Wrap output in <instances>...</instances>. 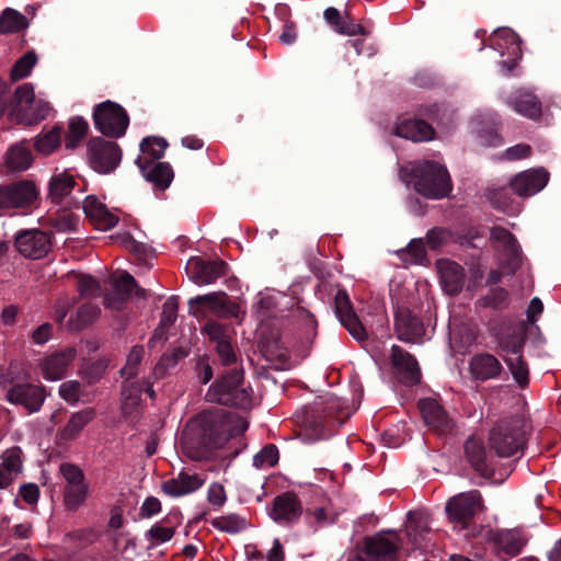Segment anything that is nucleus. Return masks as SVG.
<instances>
[{
	"label": "nucleus",
	"instance_id": "58836bf2",
	"mask_svg": "<svg viewBox=\"0 0 561 561\" xmlns=\"http://www.w3.org/2000/svg\"><path fill=\"white\" fill-rule=\"evenodd\" d=\"M179 298L176 296L169 297L163 306L158 328L154 330L149 343L156 340H165L167 331L174 324L178 318Z\"/></svg>",
	"mask_w": 561,
	"mask_h": 561
},
{
	"label": "nucleus",
	"instance_id": "09e8293b",
	"mask_svg": "<svg viewBox=\"0 0 561 561\" xmlns=\"http://www.w3.org/2000/svg\"><path fill=\"white\" fill-rule=\"evenodd\" d=\"M37 62V57L34 51H28L25 55H23L21 58H19L15 64L13 65L11 71H10V78L12 81H18L23 78H26L34 66Z\"/></svg>",
	"mask_w": 561,
	"mask_h": 561
},
{
	"label": "nucleus",
	"instance_id": "37998d69",
	"mask_svg": "<svg viewBox=\"0 0 561 561\" xmlns=\"http://www.w3.org/2000/svg\"><path fill=\"white\" fill-rule=\"evenodd\" d=\"M397 254L407 265L421 264L426 259L425 244L422 239H413L407 248L399 250Z\"/></svg>",
	"mask_w": 561,
	"mask_h": 561
},
{
	"label": "nucleus",
	"instance_id": "2eb2a0df",
	"mask_svg": "<svg viewBox=\"0 0 561 561\" xmlns=\"http://www.w3.org/2000/svg\"><path fill=\"white\" fill-rule=\"evenodd\" d=\"M112 289L104 298L107 308L118 310L135 293L136 297L145 298L146 290L137 286L135 278L127 272L113 275L110 279Z\"/></svg>",
	"mask_w": 561,
	"mask_h": 561
},
{
	"label": "nucleus",
	"instance_id": "6e6552de",
	"mask_svg": "<svg viewBox=\"0 0 561 561\" xmlns=\"http://www.w3.org/2000/svg\"><path fill=\"white\" fill-rule=\"evenodd\" d=\"M485 540L492 546L493 553L504 560L506 557L519 554L528 542V537L520 528L490 529L486 531Z\"/></svg>",
	"mask_w": 561,
	"mask_h": 561
},
{
	"label": "nucleus",
	"instance_id": "f704fd0d",
	"mask_svg": "<svg viewBox=\"0 0 561 561\" xmlns=\"http://www.w3.org/2000/svg\"><path fill=\"white\" fill-rule=\"evenodd\" d=\"M168 142L161 137H146L140 144V156H138L136 163L140 168L150 165L157 162L164 156Z\"/></svg>",
	"mask_w": 561,
	"mask_h": 561
},
{
	"label": "nucleus",
	"instance_id": "c03bdc74",
	"mask_svg": "<svg viewBox=\"0 0 561 561\" xmlns=\"http://www.w3.org/2000/svg\"><path fill=\"white\" fill-rule=\"evenodd\" d=\"M89 125L82 117H73L69 121L68 131L65 137V146L67 149H75L78 144L85 137Z\"/></svg>",
	"mask_w": 561,
	"mask_h": 561
},
{
	"label": "nucleus",
	"instance_id": "2f4dec72",
	"mask_svg": "<svg viewBox=\"0 0 561 561\" xmlns=\"http://www.w3.org/2000/svg\"><path fill=\"white\" fill-rule=\"evenodd\" d=\"M323 18L327 23L339 34L346 36L363 35L366 36L369 32L360 24L354 23L347 15H342L341 12L333 7L327 8L323 12Z\"/></svg>",
	"mask_w": 561,
	"mask_h": 561
},
{
	"label": "nucleus",
	"instance_id": "ddd939ff",
	"mask_svg": "<svg viewBox=\"0 0 561 561\" xmlns=\"http://www.w3.org/2000/svg\"><path fill=\"white\" fill-rule=\"evenodd\" d=\"M400 546L396 531H380L365 539L363 561H396Z\"/></svg>",
	"mask_w": 561,
	"mask_h": 561
},
{
	"label": "nucleus",
	"instance_id": "4be33fe9",
	"mask_svg": "<svg viewBox=\"0 0 561 561\" xmlns=\"http://www.w3.org/2000/svg\"><path fill=\"white\" fill-rule=\"evenodd\" d=\"M422 417L438 435L449 434L454 431V421L435 399H423L419 402Z\"/></svg>",
	"mask_w": 561,
	"mask_h": 561
},
{
	"label": "nucleus",
	"instance_id": "79ce46f5",
	"mask_svg": "<svg viewBox=\"0 0 561 561\" xmlns=\"http://www.w3.org/2000/svg\"><path fill=\"white\" fill-rule=\"evenodd\" d=\"M504 362L516 383L525 388L529 382V368L522 353L504 356Z\"/></svg>",
	"mask_w": 561,
	"mask_h": 561
},
{
	"label": "nucleus",
	"instance_id": "72a5a7b5",
	"mask_svg": "<svg viewBox=\"0 0 561 561\" xmlns=\"http://www.w3.org/2000/svg\"><path fill=\"white\" fill-rule=\"evenodd\" d=\"M495 337L499 347L504 353L515 355L523 352L525 336L520 328L513 325L503 327L495 333Z\"/></svg>",
	"mask_w": 561,
	"mask_h": 561
},
{
	"label": "nucleus",
	"instance_id": "39448f33",
	"mask_svg": "<svg viewBox=\"0 0 561 561\" xmlns=\"http://www.w3.org/2000/svg\"><path fill=\"white\" fill-rule=\"evenodd\" d=\"M50 111L47 101L36 99L31 83L19 85L13 98H10L5 114L15 123L34 125L45 119Z\"/></svg>",
	"mask_w": 561,
	"mask_h": 561
},
{
	"label": "nucleus",
	"instance_id": "052dcab7",
	"mask_svg": "<svg viewBox=\"0 0 561 561\" xmlns=\"http://www.w3.org/2000/svg\"><path fill=\"white\" fill-rule=\"evenodd\" d=\"M210 341L218 345L220 342H227L230 339L229 329L216 321H208L203 329Z\"/></svg>",
	"mask_w": 561,
	"mask_h": 561
},
{
	"label": "nucleus",
	"instance_id": "f3484780",
	"mask_svg": "<svg viewBox=\"0 0 561 561\" xmlns=\"http://www.w3.org/2000/svg\"><path fill=\"white\" fill-rule=\"evenodd\" d=\"M397 337L405 343H420L425 334L422 320L407 307H398L394 313Z\"/></svg>",
	"mask_w": 561,
	"mask_h": 561
},
{
	"label": "nucleus",
	"instance_id": "a18cd8bd",
	"mask_svg": "<svg viewBox=\"0 0 561 561\" xmlns=\"http://www.w3.org/2000/svg\"><path fill=\"white\" fill-rule=\"evenodd\" d=\"M89 485H66L64 491V503L68 511H77L87 500Z\"/></svg>",
	"mask_w": 561,
	"mask_h": 561
},
{
	"label": "nucleus",
	"instance_id": "f8f14e48",
	"mask_svg": "<svg viewBox=\"0 0 561 561\" xmlns=\"http://www.w3.org/2000/svg\"><path fill=\"white\" fill-rule=\"evenodd\" d=\"M492 41L501 56H507L506 59L501 60L499 64L501 72L504 76L512 75L523 57L518 35L510 28H500L492 34Z\"/></svg>",
	"mask_w": 561,
	"mask_h": 561
},
{
	"label": "nucleus",
	"instance_id": "cd10ccee",
	"mask_svg": "<svg viewBox=\"0 0 561 561\" xmlns=\"http://www.w3.org/2000/svg\"><path fill=\"white\" fill-rule=\"evenodd\" d=\"M96 417L94 408H83L73 412L66 424L57 431V439L60 443H69L79 437L82 431Z\"/></svg>",
	"mask_w": 561,
	"mask_h": 561
},
{
	"label": "nucleus",
	"instance_id": "4d7b16f0",
	"mask_svg": "<svg viewBox=\"0 0 561 561\" xmlns=\"http://www.w3.org/2000/svg\"><path fill=\"white\" fill-rule=\"evenodd\" d=\"M278 461V450L275 445H266L253 457L256 468L273 467Z\"/></svg>",
	"mask_w": 561,
	"mask_h": 561
},
{
	"label": "nucleus",
	"instance_id": "13d9d810",
	"mask_svg": "<svg viewBox=\"0 0 561 561\" xmlns=\"http://www.w3.org/2000/svg\"><path fill=\"white\" fill-rule=\"evenodd\" d=\"M186 356L187 352L182 347L173 348L170 353L162 355L154 368V373L162 375L167 369L174 367L180 359Z\"/></svg>",
	"mask_w": 561,
	"mask_h": 561
},
{
	"label": "nucleus",
	"instance_id": "c756f323",
	"mask_svg": "<svg viewBox=\"0 0 561 561\" xmlns=\"http://www.w3.org/2000/svg\"><path fill=\"white\" fill-rule=\"evenodd\" d=\"M82 208L87 218L99 230H110L118 222V217L111 213L95 196H87L83 199Z\"/></svg>",
	"mask_w": 561,
	"mask_h": 561
},
{
	"label": "nucleus",
	"instance_id": "49530a36",
	"mask_svg": "<svg viewBox=\"0 0 561 561\" xmlns=\"http://www.w3.org/2000/svg\"><path fill=\"white\" fill-rule=\"evenodd\" d=\"M26 26V19L20 12L13 9H5L0 14V32L14 33Z\"/></svg>",
	"mask_w": 561,
	"mask_h": 561
},
{
	"label": "nucleus",
	"instance_id": "473e14b6",
	"mask_svg": "<svg viewBox=\"0 0 561 561\" xmlns=\"http://www.w3.org/2000/svg\"><path fill=\"white\" fill-rule=\"evenodd\" d=\"M396 135L415 142L428 141L434 137L433 127L423 119H404L396 126Z\"/></svg>",
	"mask_w": 561,
	"mask_h": 561
},
{
	"label": "nucleus",
	"instance_id": "a211bd4d",
	"mask_svg": "<svg viewBox=\"0 0 561 561\" xmlns=\"http://www.w3.org/2000/svg\"><path fill=\"white\" fill-rule=\"evenodd\" d=\"M490 240L507 256L504 268L514 274L522 264L520 248L516 238L505 228L495 226L490 230Z\"/></svg>",
	"mask_w": 561,
	"mask_h": 561
},
{
	"label": "nucleus",
	"instance_id": "0eeeda50",
	"mask_svg": "<svg viewBox=\"0 0 561 561\" xmlns=\"http://www.w3.org/2000/svg\"><path fill=\"white\" fill-rule=\"evenodd\" d=\"M95 128L104 136L119 138L129 125L127 112L119 104L110 100L98 104L93 112Z\"/></svg>",
	"mask_w": 561,
	"mask_h": 561
},
{
	"label": "nucleus",
	"instance_id": "20e7f679",
	"mask_svg": "<svg viewBox=\"0 0 561 561\" xmlns=\"http://www.w3.org/2000/svg\"><path fill=\"white\" fill-rule=\"evenodd\" d=\"M411 173L414 190L426 198L440 199L448 196L453 190L447 169L438 162H419L412 167Z\"/></svg>",
	"mask_w": 561,
	"mask_h": 561
},
{
	"label": "nucleus",
	"instance_id": "8fccbe9b",
	"mask_svg": "<svg viewBox=\"0 0 561 561\" xmlns=\"http://www.w3.org/2000/svg\"><path fill=\"white\" fill-rule=\"evenodd\" d=\"M61 128L54 127L51 130L38 135L35 141V148L44 154L51 153L60 144Z\"/></svg>",
	"mask_w": 561,
	"mask_h": 561
},
{
	"label": "nucleus",
	"instance_id": "1a4fd4ad",
	"mask_svg": "<svg viewBox=\"0 0 561 561\" xmlns=\"http://www.w3.org/2000/svg\"><path fill=\"white\" fill-rule=\"evenodd\" d=\"M38 198V190L33 181L21 180L0 185V209L28 208Z\"/></svg>",
	"mask_w": 561,
	"mask_h": 561
},
{
	"label": "nucleus",
	"instance_id": "ea45409f",
	"mask_svg": "<svg viewBox=\"0 0 561 561\" xmlns=\"http://www.w3.org/2000/svg\"><path fill=\"white\" fill-rule=\"evenodd\" d=\"M75 178L67 172L53 174L49 181V198L53 203L59 204L75 188Z\"/></svg>",
	"mask_w": 561,
	"mask_h": 561
},
{
	"label": "nucleus",
	"instance_id": "7c9ffc66",
	"mask_svg": "<svg viewBox=\"0 0 561 561\" xmlns=\"http://www.w3.org/2000/svg\"><path fill=\"white\" fill-rule=\"evenodd\" d=\"M75 348H66L45 357L41 370L46 380H59L65 377L67 368L76 357Z\"/></svg>",
	"mask_w": 561,
	"mask_h": 561
},
{
	"label": "nucleus",
	"instance_id": "5fc2aeb1",
	"mask_svg": "<svg viewBox=\"0 0 561 561\" xmlns=\"http://www.w3.org/2000/svg\"><path fill=\"white\" fill-rule=\"evenodd\" d=\"M264 353L270 360H275L280 365L289 360V352L280 340L267 342L264 346Z\"/></svg>",
	"mask_w": 561,
	"mask_h": 561
},
{
	"label": "nucleus",
	"instance_id": "6ab92c4d",
	"mask_svg": "<svg viewBox=\"0 0 561 561\" xmlns=\"http://www.w3.org/2000/svg\"><path fill=\"white\" fill-rule=\"evenodd\" d=\"M549 173L543 168L519 172L510 181L511 190L519 197H529L540 192L548 183Z\"/></svg>",
	"mask_w": 561,
	"mask_h": 561
},
{
	"label": "nucleus",
	"instance_id": "423d86ee",
	"mask_svg": "<svg viewBox=\"0 0 561 561\" xmlns=\"http://www.w3.org/2000/svg\"><path fill=\"white\" fill-rule=\"evenodd\" d=\"M242 379V369L237 367L231 369L208 388L205 396L206 400L239 409L249 408L251 394L245 388L241 387Z\"/></svg>",
	"mask_w": 561,
	"mask_h": 561
},
{
	"label": "nucleus",
	"instance_id": "de8ad7c7",
	"mask_svg": "<svg viewBox=\"0 0 561 561\" xmlns=\"http://www.w3.org/2000/svg\"><path fill=\"white\" fill-rule=\"evenodd\" d=\"M336 515L327 506L307 510L306 519L314 528L324 527L335 522Z\"/></svg>",
	"mask_w": 561,
	"mask_h": 561
},
{
	"label": "nucleus",
	"instance_id": "603ef678",
	"mask_svg": "<svg viewBox=\"0 0 561 561\" xmlns=\"http://www.w3.org/2000/svg\"><path fill=\"white\" fill-rule=\"evenodd\" d=\"M141 388L138 385H130L122 391V411L123 414L133 413L134 409L139 405Z\"/></svg>",
	"mask_w": 561,
	"mask_h": 561
},
{
	"label": "nucleus",
	"instance_id": "4c0bfd02",
	"mask_svg": "<svg viewBox=\"0 0 561 561\" xmlns=\"http://www.w3.org/2000/svg\"><path fill=\"white\" fill-rule=\"evenodd\" d=\"M32 153L24 141L11 146L5 153V165L12 172H21L32 164Z\"/></svg>",
	"mask_w": 561,
	"mask_h": 561
},
{
	"label": "nucleus",
	"instance_id": "f257e3e1",
	"mask_svg": "<svg viewBox=\"0 0 561 561\" xmlns=\"http://www.w3.org/2000/svg\"><path fill=\"white\" fill-rule=\"evenodd\" d=\"M227 416L222 411H204L185 425L181 444L184 453L198 460L215 449L221 448L230 435Z\"/></svg>",
	"mask_w": 561,
	"mask_h": 561
},
{
	"label": "nucleus",
	"instance_id": "393cba45",
	"mask_svg": "<svg viewBox=\"0 0 561 561\" xmlns=\"http://www.w3.org/2000/svg\"><path fill=\"white\" fill-rule=\"evenodd\" d=\"M391 363L401 382L414 385L420 381V367L413 355L398 345L391 347Z\"/></svg>",
	"mask_w": 561,
	"mask_h": 561
},
{
	"label": "nucleus",
	"instance_id": "864d4df0",
	"mask_svg": "<svg viewBox=\"0 0 561 561\" xmlns=\"http://www.w3.org/2000/svg\"><path fill=\"white\" fill-rule=\"evenodd\" d=\"M175 527H165L160 523L153 524L146 533V538L152 542V546L168 542L173 538Z\"/></svg>",
	"mask_w": 561,
	"mask_h": 561
},
{
	"label": "nucleus",
	"instance_id": "e433bc0d",
	"mask_svg": "<svg viewBox=\"0 0 561 561\" xmlns=\"http://www.w3.org/2000/svg\"><path fill=\"white\" fill-rule=\"evenodd\" d=\"M101 314L99 306L93 304H84L80 306L77 311L70 316L65 327L69 331H81L95 322Z\"/></svg>",
	"mask_w": 561,
	"mask_h": 561
},
{
	"label": "nucleus",
	"instance_id": "7ed1b4c3",
	"mask_svg": "<svg viewBox=\"0 0 561 561\" xmlns=\"http://www.w3.org/2000/svg\"><path fill=\"white\" fill-rule=\"evenodd\" d=\"M334 312L340 323L358 342L367 341L369 336L376 339L389 336L386 313H378L375 325L371 324L369 330H367L354 311L351 299L344 289H339L335 294Z\"/></svg>",
	"mask_w": 561,
	"mask_h": 561
},
{
	"label": "nucleus",
	"instance_id": "b1692460",
	"mask_svg": "<svg viewBox=\"0 0 561 561\" xmlns=\"http://www.w3.org/2000/svg\"><path fill=\"white\" fill-rule=\"evenodd\" d=\"M465 455L472 467L483 478L494 476L492 456L486 451L482 439L474 436L469 437L465 443Z\"/></svg>",
	"mask_w": 561,
	"mask_h": 561
},
{
	"label": "nucleus",
	"instance_id": "f03ea898",
	"mask_svg": "<svg viewBox=\"0 0 561 561\" xmlns=\"http://www.w3.org/2000/svg\"><path fill=\"white\" fill-rule=\"evenodd\" d=\"M525 444L526 422L520 416L500 419L489 431V449L501 458L522 453Z\"/></svg>",
	"mask_w": 561,
	"mask_h": 561
},
{
	"label": "nucleus",
	"instance_id": "338daca9",
	"mask_svg": "<svg viewBox=\"0 0 561 561\" xmlns=\"http://www.w3.org/2000/svg\"><path fill=\"white\" fill-rule=\"evenodd\" d=\"M531 154V147L527 144H517L515 146H512L507 148L502 159H505L507 161H516L520 159H526Z\"/></svg>",
	"mask_w": 561,
	"mask_h": 561
},
{
	"label": "nucleus",
	"instance_id": "c9c22d12",
	"mask_svg": "<svg viewBox=\"0 0 561 561\" xmlns=\"http://www.w3.org/2000/svg\"><path fill=\"white\" fill-rule=\"evenodd\" d=\"M140 171L142 176L160 191H165L174 178L173 169L168 162L145 165Z\"/></svg>",
	"mask_w": 561,
	"mask_h": 561
},
{
	"label": "nucleus",
	"instance_id": "c85d7f7f",
	"mask_svg": "<svg viewBox=\"0 0 561 561\" xmlns=\"http://www.w3.org/2000/svg\"><path fill=\"white\" fill-rule=\"evenodd\" d=\"M507 104L519 115L537 121L542 115L541 101L531 91L516 90L507 100Z\"/></svg>",
	"mask_w": 561,
	"mask_h": 561
},
{
	"label": "nucleus",
	"instance_id": "dca6fc26",
	"mask_svg": "<svg viewBox=\"0 0 561 561\" xmlns=\"http://www.w3.org/2000/svg\"><path fill=\"white\" fill-rule=\"evenodd\" d=\"M45 398L46 391L43 386L28 382L13 385L5 394L10 403L22 405L28 413L39 411Z\"/></svg>",
	"mask_w": 561,
	"mask_h": 561
},
{
	"label": "nucleus",
	"instance_id": "bb28decb",
	"mask_svg": "<svg viewBox=\"0 0 561 561\" xmlns=\"http://www.w3.org/2000/svg\"><path fill=\"white\" fill-rule=\"evenodd\" d=\"M191 270L192 279L198 285L213 284L219 277L226 275L227 264L221 261H204L197 257L191 259L187 263Z\"/></svg>",
	"mask_w": 561,
	"mask_h": 561
},
{
	"label": "nucleus",
	"instance_id": "412c9836",
	"mask_svg": "<svg viewBox=\"0 0 561 561\" xmlns=\"http://www.w3.org/2000/svg\"><path fill=\"white\" fill-rule=\"evenodd\" d=\"M503 371L504 368L500 359L488 352L477 353L469 360V373L476 381L496 380Z\"/></svg>",
	"mask_w": 561,
	"mask_h": 561
},
{
	"label": "nucleus",
	"instance_id": "6e6d98bb",
	"mask_svg": "<svg viewBox=\"0 0 561 561\" xmlns=\"http://www.w3.org/2000/svg\"><path fill=\"white\" fill-rule=\"evenodd\" d=\"M82 388L78 380H68L59 386L58 393L62 400L73 405L79 402Z\"/></svg>",
	"mask_w": 561,
	"mask_h": 561
},
{
	"label": "nucleus",
	"instance_id": "0e129e2a",
	"mask_svg": "<svg viewBox=\"0 0 561 561\" xmlns=\"http://www.w3.org/2000/svg\"><path fill=\"white\" fill-rule=\"evenodd\" d=\"M78 291L82 297H99L101 295V287L93 277L82 275L78 280Z\"/></svg>",
	"mask_w": 561,
	"mask_h": 561
},
{
	"label": "nucleus",
	"instance_id": "aec40b11",
	"mask_svg": "<svg viewBox=\"0 0 561 561\" xmlns=\"http://www.w3.org/2000/svg\"><path fill=\"white\" fill-rule=\"evenodd\" d=\"M302 506L295 493L285 492L273 500L270 517L279 525H289L299 520Z\"/></svg>",
	"mask_w": 561,
	"mask_h": 561
},
{
	"label": "nucleus",
	"instance_id": "680f3d73",
	"mask_svg": "<svg viewBox=\"0 0 561 561\" xmlns=\"http://www.w3.org/2000/svg\"><path fill=\"white\" fill-rule=\"evenodd\" d=\"M144 347L139 345L133 346L130 350L127 362L124 368H122L121 373L123 376L127 378H131L136 375L137 366L140 364L144 356Z\"/></svg>",
	"mask_w": 561,
	"mask_h": 561
},
{
	"label": "nucleus",
	"instance_id": "a878e982",
	"mask_svg": "<svg viewBox=\"0 0 561 561\" xmlns=\"http://www.w3.org/2000/svg\"><path fill=\"white\" fill-rule=\"evenodd\" d=\"M440 285L444 291L450 296L458 295L465 284V270L455 261L440 259L436 262Z\"/></svg>",
	"mask_w": 561,
	"mask_h": 561
},
{
	"label": "nucleus",
	"instance_id": "774afa93",
	"mask_svg": "<svg viewBox=\"0 0 561 561\" xmlns=\"http://www.w3.org/2000/svg\"><path fill=\"white\" fill-rule=\"evenodd\" d=\"M73 304V300L68 297L58 298L54 306V320L62 324Z\"/></svg>",
	"mask_w": 561,
	"mask_h": 561
},
{
	"label": "nucleus",
	"instance_id": "4468645a",
	"mask_svg": "<svg viewBox=\"0 0 561 561\" xmlns=\"http://www.w3.org/2000/svg\"><path fill=\"white\" fill-rule=\"evenodd\" d=\"M49 236L38 229L20 230L14 237L16 251L30 260H39L50 250Z\"/></svg>",
	"mask_w": 561,
	"mask_h": 561
},
{
	"label": "nucleus",
	"instance_id": "5701e85b",
	"mask_svg": "<svg viewBox=\"0 0 561 561\" xmlns=\"http://www.w3.org/2000/svg\"><path fill=\"white\" fill-rule=\"evenodd\" d=\"M198 302H207L210 311L220 318H236L241 316V309L238 304L231 301L225 293H211L197 296L188 300L190 312L196 314L194 306Z\"/></svg>",
	"mask_w": 561,
	"mask_h": 561
},
{
	"label": "nucleus",
	"instance_id": "a19ab883",
	"mask_svg": "<svg viewBox=\"0 0 561 561\" xmlns=\"http://www.w3.org/2000/svg\"><path fill=\"white\" fill-rule=\"evenodd\" d=\"M209 523L217 530L228 534H238L248 525L247 518L236 513L211 518Z\"/></svg>",
	"mask_w": 561,
	"mask_h": 561
},
{
	"label": "nucleus",
	"instance_id": "9b49d317",
	"mask_svg": "<svg viewBox=\"0 0 561 561\" xmlns=\"http://www.w3.org/2000/svg\"><path fill=\"white\" fill-rule=\"evenodd\" d=\"M482 508V497L479 491L459 493L446 503V513L451 523L467 527L468 523Z\"/></svg>",
	"mask_w": 561,
	"mask_h": 561
},
{
	"label": "nucleus",
	"instance_id": "3c124183",
	"mask_svg": "<svg viewBox=\"0 0 561 561\" xmlns=\"http://www.w3.org/2000/svg\"><path fill=\"white\" fill-rule=\"evenodd\" d=\"M0 466L3 467L9 474L16 478L22 470L21 449L19 447L7 449L1 456Z\"/></svg>",
	"mask_w": 561,
	"mask_h": 561
},
{
	"label": "nucleus",
	"instance_id": "69168bd1",
	"mask_svg": "<svg viewBox=\"0 0 561 561\" xmlns=\"http://www.w3.org/2000/svg\"><path fill=\"white\" fill-rule=\"evenodd\" d=\"M178 479L184 495L198 490L205 482L198 474L187 472L179 473Z\"/></svg>",
	"mask_w": 561,
	"mask_h": 561
},
{
	"label": "nucleus",
	"instance_id": "e2e57ef3",
	"mask_svg": "<svg viewBox=\"0 0 561 561\" xmlns=\"http://www.w3.org/2000/svg\"><path fill=\"white\" fill-rule=\"evenodd\" d=\"M508 299V293L504 288L497 287L494 288L480 299V302L483 307H490V308H502L505 306L506 301Z\"/></svg>",
	"mask_w": 561,
	"mask_h": 561
},
{
	"label": "nucleus",
	"instance_id": "9d476101",
	"mask_svg": "<svg viewBox=\"0 0 561 561\" xmlns=\"http://www.w3.org/2000/svg\"><path fill=\"white\" fill-rule=\"evenodd\" d=\"M88 159L93 170L107 174L117 168L122 159L119 146L113 141L93 138L89 142Z\"/></svg>",
	"mask_w": 561,
	"mask_h": 561
},
{
	"label": "nucleus",
	"instance_id": "bf43d9fd",
	"mask_svg": "<svg viewBox=\"0 0 561 561\" xmlns=\"http://www.w3.org/2000/svg\"><path fill=\"white\" fill-rule=\"evenodd\" d=\"M59 471L66 480V485L85 484L83 471L76 465L65 462L59 467Z\"/></svg>",
	"mask_w": 561,
	"mask_h": 561
}]
</instances>
